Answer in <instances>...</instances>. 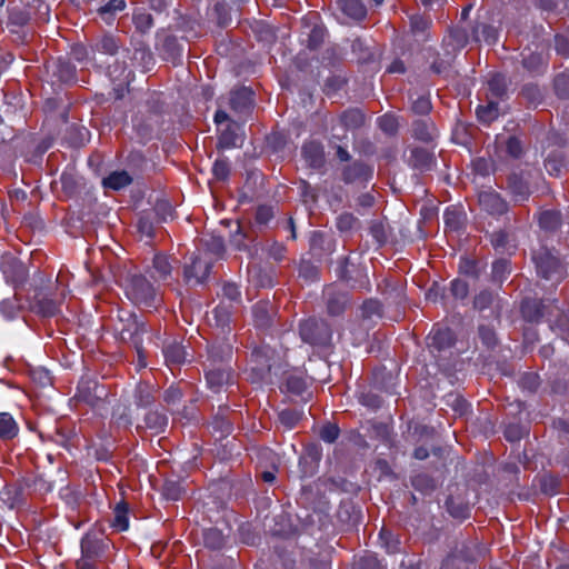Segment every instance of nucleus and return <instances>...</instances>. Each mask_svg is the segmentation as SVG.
Segmentation results:
<instances>
[{
  "mask_svg": "<svg viewBox=\"0 0 569 569\" xmlns=\"http://www.w3.org/2000/svg\"><path fill=\"white\" fill-rule=\"evenodd\" d=\"M116 331L123 342L131 343L136 348L139 366L146 367L141 339V335L146 332L144 323L140 321L136 315L123 312L119 315V323L116 326Z\"/></svg>",
  "mask_w": 569,
  "mask_h": 569,
  "instance_id": "1",
  "label": "nucleus"
},
{
  "mask_svg": "<svg viewBox=\"0 0 569 569\" xmlns=\"http://www.w3.org/2000/svg\"><path fill=\"white\" fill-rule=\"evenodd\" d=\"M126 295L136 305L152 307L157 300L153 286L141 274H131L127 278Z\"/></svg>",
  "mask_w": 569,
  "mask_h": 569,
  "instance_id": "2",
  "label": "nucleus"
},
{
  "mask_svg": "<svg viewBox=\"0 0 569 569\" xmlns=\"http://www.w3.org/2000/svg\"><path fill=\"white\" fill-rule=\"evenodd\" d=\"M299 335L303 342L313 347H326L330 343L332 332L329 325L317 318H309L300 322Z\"/></svg>",
  "mask_w": 569,
  "mask_h": 569,
  "instance_id": "3",
  "label": "nucleus"
},
{
  "mask_svg": "<svg viewBox=\"0 0 569 569\" xmlns=\"http://www.w3.org/2000/svg\"><path fill=\"white\" fill-rule=\"evenodd\" d=\"M538 272L548 280H560L565 277V269L557 257L549 250L542 249L533 256Z\"/></svg>",
  "mask_w": 569,
  "mask_h": 569,
  "instance_id": "4",
  "label": "nucleus"
},
{
  "mask_svg": "<svg viewBox=\"0 0 569 569\" xmlns=\"http://www.w3.org/2000/svg\"><path fill=\"white\" fill-rule=\"evenodd\" d=\"M478 203L482 211L491 216H502L509 209L507 201L495 190L481 191Z\"/></svg>",
  "mask_w": 569,
  "mask_h": 569,
  "instance_id": "5",
  "label": "nucleus"
},
{
  "mask_svg": "<svg viewBox=\"0 0 569 569\" xmlns=\"http://www.w3.org/2000/svg\"><path fill=\"white\" fill-rule=\"evenodd\" d=\"M507 189L516 202H523L531 194L529 173L512 172L507 179Z\"/></svg>",
  "mask_w": 569,
  "mask_h": 569,
  "instance_id": "6",
  "label": "nucleus"
},
{
  "mask_svg": "<svg viewBox=\"0 0 569 569\" xmlns=\"http://www.w3.org/2000/svg\"><path fill=\"white\" fill-rule=\"evenodd\" d=\"M210 269L211 261L194 256L183 269V279L187 283L200 284L208 278Z\"/></svg>",
  "mask_w": 569,
  "mask_h": 569,
  "instance_id": "7",
  "label": "nucleus"
},
{
  "mask_svg": "<svg viewBox=\"0 0 569 569\" xmlns=\"http://www.w3.org/2000/svg\"><path fill=\"white\" fill-rule=\"evenodd\" d=\"M208 387L213 392H220L224 387L234 382V375L230 367L206 369Z\"/></svg>",
  "mask_w": 569,
  "mask_h": 569,
  "instance_id": "8",
  "label": "nucleus"
},
{
  "mask_svg": "<svg viewBox=\"0 0 569 569\" xmlns=\"http://www.w3.org/2000/svg\"><path fill=\"white\" fill-rule=\"evenodd\" d=\"M521 312L525 319L529 321H539L542 318H547L551 321L553 315V309L550 306H546L545 303L528 299L522 302Z\"/></svg>",
  "mask_w": 569,
  "mask_h": 569,
  "instance_id": "9",
  "label": "nucleus"
},
{
  "mask_svg": "<svg viewBox=\"0 0 569 569\" xmlns=\"http://www.w3.org/2000/svg\"><path fill=\"white\" fill-rule=\"evenodd\" d=\"M232 357V348L231 346L223 343V345H217L212 346L208 351V358L204 363V368L209 369L211 368H223V367H230L229 362Z\"/></svg>",
  "mask_w": 569,
  "mask_h": 569,
  "instance_id": "10",
  "label": "nucleus"
},
{
  "mask_svg": "<svg viewBox=\"0 0 569 569\" xmlns=\"http://www.w3.org/2000/svg\"><path fill=\"white\" fill-rule=\"evenodd\" d=\"M252 312L257 327L269 328L277 315V309L272 302L262 300L253 306Z\"/></svg>",
  "mask_w": 569,
  "mask_h": 569,
  "instance_id": "11",
  "label": "nucleus"
},
{
  "mask_svg": "<svg viewBox=\"0 0 569 569\" xmlns=\"http://www.w3.org/2000/svg\"><path fill=\"white\" fill-rule=\"evenodd\" d=\"M325 295L327 297V310L329 315H341L349 303L348 293L345 291H337L333 287H328Z\"/></svg>",
  "mask_w": 569,
  "mask_h": 569,
  "instance_id": "12",
  "label": "nucleus"
},
{
  "mask_svg": "<svg viewBox=\"0 0 569 569\" xmlns=\"http://www.w3.org/2000/svg\"><path fill=\"white\" fill-rule=\"evenodd\" d=\"M302 157L309 167L320 169L325 164V150L323 146L317 141H309L302 147Z\"/></svg>",
  "mask_w": 569,
  "mask_h": 569,
  "instance_id": "13",
  "label": "nucleus"
},
{
  "mask_svg": "<svg viewBox=\"0 0 569 569\" xmlns=\"http://www.w3.org/2000/svg\"><path fill=\"white\" fill-rule=\"evenodd\" d=\"M453 335L450 329L438 328L433 329L431 333L427 337V346L431 350L441 351L446 348H449L453 345Z\"/></svg>",
  "mask_w": 569,
  "mask_h": 569,
  "instance_id": "14",
  "label": "nucleus"
},
{
  "mask_svg": "<svg viewBox=\"0 0 569 569\" xmlns=\"http://www.w3.org/2000/svg\"><path fill=\"white\" fill-rule=\"evenodd\" d=\"M252 92L247 88L234 90L230 93L229 104L237 113L249 112L252 107Z\"/></svg>",
  "mask_w": 569,
  "mask_h": 569,
  "instance_id": "15",
  "label": "nucleus"
},
{
  "mask_svg": "<svg viewBox=\"0 0 569 569\" xmlns=\"http://www.w3.org/2000/svg\"><path fill=\"white\" fill-rule=\"evenodd\" d=\"M372 174L370 167L362 162H353L343 170V180L347 183L368 180Z\"/></svg>",
  "mask_w": 569,
  "mask_h": 569,
  "instance_id": "16",
  "label": "nucleus"
},
{
  "mask_svg": "<svg viewBox=\"0 0 569 569\" xmlns=\"http://www.w3.org/2000/svg\"><path fill=\"white\" fill-rule=\"evenodd\" d=\"M412 134L416 139L430 142L437 137V129L429 119H419L412 123Z\"/></svg>",
  "mask_w": 569,
  "mask_h": 569,
  "instance_id": "17",
  "label": "nucleus"
},
{
  "mask_svg": "<svg viewBox=\"0 0 569 569\" xmlns=\"http://www.w3.org/2000/svg\"><path fill=\"white\" fill-rule=\"evenodd\" d=\"M471 38L476 42L485 41L487 44H495L498 40V30L486 23H477L472 28Z\"/></svg>",
  "mask_w": 569,
  "mask_h": 569,
  "instance_id": "18",
  "label": "nucleus"
},
{
  "mask_svg": "<svg viewBox=\"0 0 569 569\" xmlns=\"http://www.w3.org/2000/svg\"><path fill=\"white\" fill-rule=\"evenodd\" d=\"M338 120L346 130H356L365 124V114L359 109H348L339 116Z\"/></svg>",
  "mask_w": 569,
  "mask_h": 569,
  "instance_id": "19",
  "label": "nucleus"
},
{
  "mask_svg": "<svg viewBox=\"0 0 569 569\" xmlns=\"http://www.w3.org/2000/svg\"><path fill=\"white\" fill-rule=\"evenodd\" d=\"M152 277L157 280L166 281L172 272L173 266L169 257L156 254L152 261Z\"/></svg>",
  "mask_w": 569,
  "mask_h": 569,
  "instance_id": "20",
  "label": "nucleus"
},
{
  "mask_svg": "<svg viewBox=\"0 0 569 569\" xmlns=\"http://www.w3.org/2000/svg\"><path fill=\"white\" fill-rule=\"evenodd\" d=\"M103 549V541L97 533L89 532L81 540V550L87 558L100 555Z\"/></svg>",
  "mask_w": 569,
  "mask_h": 569,
  "instance_id": "21",
  "label": "nucleus"
},
{
  "mask_svg": "<svg viewBox=\"0 0 569 569\" xmlns=\"http://www.w3.org/2000/svg\"><path fill=\"white\" fill-rule=\"evenodd\" d=\"M507 89V78L500 73L492 74L488 80V99H502Z\"/></svg>",
  "mask_w": 569,
  "mask_h": 569,
  "instance_id": "22",
  "label": "nucleus"
},
{
  "mask_svg": "<svg viewBox=\"0 0 569 569\" xmlns=\"http://www.w3.org/2000/svg\"><path fill=\"white\" fill-rule=\"evenodd\" d=\"M337 4L346 16L355 20L366 17L367 10L360 0H337Z\"/></svg>",
  "mask_w": 569,
  "mask_h": 569,
  "instance_id": "23",
  "label": "nucleus"
},
{
  "mask_svg": "<svg viewBox=\"0 0 569 569\" xmlns=\"http://www.w3.org/2000/svg\"><path fill=\"white\" fill-rule=\"evenodd\" d=\"M19 427L12 416L8 412H0V439L11 440L18 436Z\"/></svg>",
  "mask_w": 569,
  "mask_h": 569,
  "instance_id": "24",
  "label": "nucleus"
},
{
  "mask_svg": "<svg viewBox=\"0 0 569 569\" xmlns=\"http://www.w3.org/2000/svg\"><path fill=\"white\" fill-rule=\"evenodd\" d=\"M546 56L542 52H522V64L530 72H540L546 67Z\"/></svg>",
  "mask_w": 569,
  "mask_h": 569,
  "instance_id": "25",
  "label": "nucleus"
},
{
  "mask_svg": "<svg viewBox=\"0 0 569 569\" xmlns=\"http://www.w3.org/2000/svg\"><path fill=\"white\" fill-rule=\"evenodd\" d=\"M131 182H132V178L124 170L113 171L108 177H106L102 181V183L106 188H109L112 190H120V189L129 186Z\"/></svg>",
  "mask_w": 569,
  "mask_h": 569,
  "instance_id": "26",
  "label": "nucleus"
},
{
  "mask_svg": "<svg viewBox=\"0 0 569 569\" xmlns=\"http://www.w3.org/2000/svg\"><path fill=\"white\" fill-rule=\"evenodd\" d=\"M379 540L381 547L387 553H397L400 551V539L397 535L387 528H382L379 532Z\"/></svg>",
  "mask_w": 569,
  "mask_h": 569,
  "instance_id": "27",
  "label": "nucleus"
},
{
  "mask_svg": "<svg viewBox=\"0 0 569 569\" xmlns=\"http://www.w3.org/2000/svg\"><path fill=\"white\" fill-rule=\"evenodd\" d=\"M477 117L483 123H491L499 117V103L493 99H489L486 106L477 108Z\"/></svg>",
  "mask_w": 569,
  "mask_h": 569,
  "instance_id": "28",
  "label": "nucleus"
},
{
  "mask_svg": "<svg viewBox=\"0 0 569 569\" xmlns=\"http://www.w3.org/2000/svg\"><path fill=\"white\" fill-rule=\"evenodd\" d=\"M432 154L426 149L415 148L411 150L410 163L417 169H429L432 164Z\"/></svg>",
  "mask_w": 569,
  "mask_h": 569,
  "instance_id": "29",
  "label": "nucleus"
},
{
  "mask_svg": "<svg viewBox=\"0 0 569 569\" xmlns=\"http://www.w3.org/2000/svg\"><path fill=\"white\" fill-rule=\"evenodd\" d=\"M33 17V11L30 7H13L9 12V20L12 24L16 26H26L28 24Z\"/></svg>",
  "mask_w": 569,
  "mask_h": 569,
  "instance_id": "30",
  "label": "nucleus"
},
{
  "mask_svg": "<svg viewBox=\"0 0 569 569\" xmlns=\"http://www.w3.org/2000/svg\"><path fill=\"white\" fill-rule=\"evenodd\" d=\"M186 493V489L179 481L166 480L162 487V495L168 500L177 501L181 499Z\"/></svg>",
  "mask_w": 569,
  "mask_h": 569,
  "instance_id": "31",
  "label": "nucleus"
},
{
  "mask_svg": "<svg viewBox=\"0 0 569 569\" xmlns=\"http://www.w3.org/2000/svg\"><path fill=\"white\" fill-rule=\"evenodd\" d=\"M144 422L147 428L156 432H161L167 427L168 418L166 415L160 413L159 411H149L146 415Z\"/></svg>",
  "mask_w": 569,
  "mask_h": 569,
  "instance_id": "32",
  "label": "nucleus"
},
{
  "mask_svg": "<svg viewBox=\"0 0 569 569\" xmlns=\"http://www.w3.org/2000/svg\"><path fill=\"white\" fill-rule=\"evenodd\" d=\"M278 418L283 427L287 429H292L301 420L302 412L297 409L286 408L279 412Z\"/></svg>",
  "mask_w": 569,
  "mask_h": 569,
  "instance_id": "33",
  "label": "nucleus"
},
{
  "mask_svg": "<svg viewBox=\"0 0 569 569\" xmlns=\"http://www.w3.org/2000/svg\"><path fill=\"white\" fill-rule=\"evenodd\" d=\"M167 362L172 365H180L186 360V351L181 345L171 343L163 350Z\"/></svg>",
  "mask_w": 569,
  "mask_h": 569,
  "instance_id": "34",
  "label": "nucleus"
},
{
  "mask_svg": "<svg viewBox=\"0 0 569 569\" xmlns=\"http://www.w3.org/2000/svg\"><path fill=\"white\" fill-rule=\"evenodd\" d=\"M560 213L555 210L543 211L539 217V224L547 231H553L560 226Z\"/></svg>",
  "mask_w": 569,
  "mask_h": 569,
  "instance_id": "35",
  "label": "nucleus"
},
{
  "mask_svg": "<svg viewBox=\"0 0 569 569\" xmlns=\"http://www.w3.org/2000/svg\"><path fill=\"white\" fill-rule=\"evenodd\" d=\"M94 50L113 56L119 50V42L113 36L106 34L96 42Z\"/></svg>",
  "mask_w": 569,
  "mask_h": 569,
  "instance_id": "36",
  "label": "nucleus"
},
{
  "mask_svg": "<svg viewBox=\"0 0 569 569\" xmlns=\"http://www.w3.org/2000/svg\"><path fill=\"white\" fill-rule=\"evenodd\" d=\"M512 241L513 239L511 234L502 230L491 234V244L496 250L508 251L509 249L515 248Z\"/></svg>",
  "mask_w": 569,
  "mask_h": 569,
  "instance_id": "37",
  "label": "nucleus"
},
{
  "mask_svg": "<svg viewBox=\"0 0 569 569\" xmlns=\"http://www.w3.org/2000/svg\"><path fill=\"white\" fill-rule=\"evenodd\" d=\"M136 401L138 406L147 407L154 401V390L147 383H139L136 389Z\"/></svg>",
  "mask_w": 569,
  "mask_h": 569,
  "instance_id": "38",
  "label": "nucleus"
},
{
  "mask_svg": "<svg viewBox=\"0 0 569 569\" xmlns=\"http://www.w3.org/2000/svg\"><path fill=\"white\" fill-rule=\"evenodd\" d=\"M112 527L118 531H124L129 527L128 508L126 503H119L114 508V518Z\"/></svg>",
  "mask_w": 569,
  "mask_h": 569,
  "instance_id": "39",
  "label": "nucleus"
},
{
  "mask_svg": "<svg viewBox=\"0 0 569 569\" xmlns=\"http://www.w3.org/2000/svg\"><path fill=\"white\" fill-rule=\"evenodd\" d=\"M124 7V0H109L106 4L99 7L97 11L102 19L109 20L118 11H122Z\"/></svg>",
  "mask_w": 569,
  "mask_h": 569,
  "instance_id": "40",
  "label": "nucleus"
},
{
  "mask_svg": "<svg viewBox=\"0 0 569 569\" xmlns=\"http://www.w3.org/2000/svg\"><path fill=\"white\" fill-rule=\"evenodd\" d=\"M359 224L358 219L349 212H343L337 218L336 226L340 232H349Z\"/></svg>",
  "mask_w": 569,
  "mask_h": 569,
  "instance_id": "41",
  "label": "nucleus"
},
{
  "mask_svg": "<svg viewBox=\"0 0 569 569\" xmlns=\"http://www.w3.org/2000/svg\"><path fill=\"white\" fill-rule=\"evenodd\" d=\"M234 123L228 124L227 128L220 133L219 147L230 148L237 146L238 136L234 133Z\"/></svg>",
  "mask_w": 569,
  "mask_h": 569,
  "instance_id": "42",
  "label": "nucleus"
},
{
  "mask_svg": "<svg viewBox=\"0 0 569 569\" xmlns=\"http://www.w3.org/2000/svg\"><path fill=\"white\" fill-rule=\"evenodd\" d=\"M556 93L563 99H569V74L560 73L555 79Z\"/></svg>",
  "mask_w": 569,
  "mask_h": 569,
  "instance_id": "43",
  "label": "nucleus"
},
{
  "mask_svg": "<svg viewBox=\"0 0 569 569\" xmlns=\"http://www.w3.org/2000/svg\"><path fill=\"white\" fill-rule=\"evenodd\" d=\"M204 545L211 549H220L223 546V537L217 529H209L204 532Z\"/></svg>",
  "mask_w": 569,
  "mask_h": 569,
  "instance_id": "44",
  "label": "nucleus"
},
{
  "mask_svg": "<svg viewBox=\"0 0 569 569\" xmlns=\"http://www.w3.org/2000/svg\"><path fill=\"white\" fill-rule=\"evenodd\" d=\"M521 96L530 103H538L542 98L540 88L533 83L523 86Z\"/></svg>",
  "mask_w": 569,
  "mask_h": 569,
  "instance_id": "45",
  "label": "nucleus"
},
{
  "mask_svg": "<svg viewBox=\"0 0 569 569\" xmlns=\"http://www.w3.org/2000/svg\"><path fill=\"white\" fill-rule=\"evenodd\" d=\"M471 563L460 556H449L441 566V569H470Z\"/></svg>",
  "mask_w": 569,
  "mask_h": 569,
  "instance_id": "46",
  "label": "nucleus"
},
{
  "mask_svg": "<svg viewBox=\"0 0 569 569\" xmlns=\"http://www.w3.org/2000/svg\"><path fill=\"white\" fill-rule=\"evenodd\" d=\"M410 26L413 34L423 36L430 26V20L421 16H412Z\"/></svg>",
  "mask_w": 569,
  "mask_h": 569,
  "instance_id": "47",
  "label": "nucleus"
},
{
  "mask_svg": "<svg viewBox=\"0 0 569 569\" xmlns=\"http://www.w3.org/2000/svg\"><path fill=\"white\" fill-rule=\"evenodd\" d=\"M412 486L417 490L429 492L436 488V482L426 475H418L412 479Z\"/></svg>",
  "mask_w": 569,
  "mask_h": 569,
  "instance_id": "48",
  "label": "nucleus"
},
{
  "mask_svg": "<svg viewBox=\"0 0 569 569\" xmlns=\"http://www.w3.org/2000/svg\"><path fill=\"white\" fill-rule=\"evenodd\" d=\"M39 312L44 317H52L58 313L59 305L49 298H43L38 302Z\"/></svg>",
  "mask_w": 569,
  "mask_h": 569,
  "instance_id": "49",
  "label": "nucleus"
},
{
  "mask_svg": "<svg viewBox=\"0 0 569 569\" xmlns=\"http://www.w3.org/2000/svg\"><path fill=\"white\" fill-rule=\"evenodd\" d=\"M379 128L388 134H395L398 130V120L392 114H385L379 118Z\"/></svg>",
  "mask_w": 569,
  "mask_h": 569,
  "instance_id": "50",
  "label": "nucleus"
},
{
  "mask_svg": "<svg viewBox=\"0 0 569 569\" xmlns=\"http://www.w3.org/2000/svg\"><path fill=\"white\" fill-rule=\"evenodd\" d=\"M133 22L140 32H147L153 24V19L150 13H137L133 16Z\"/></svg>",
  "mask_w": 569,
  "mask_h": 569,
  "instance_id": "51",
  "label": "nucleus"
},
{
  "mask_svg": "<svg viewBox=\"0 0 569 569\" xmlns=\"http://www.w3.org/2000/svg\"><path fill=\"white\" fill-rule=\"evenodd\" d=\"M286 386L288 391L293 395H301L307 388L306 381L297 376H289Z\"/></svg>",
  "mask_w": 569,
  "mask_h": 569,
  "instance_id": "52",
  "label": "nucleus"
},
{
  "mask_svg": "<svg viewBox=\"0 0 569 569\" xmlns=\"http://www.w3.org/2000/svg\"><path fill=\"white\" fill-rule=\"evenodd\" d=\"M213 176L218 180H226L230 172V166L227 159H218L212 167Z\"/></svg>",
  "mask_w": 569,
  "mask_h": 569,
  "instance_id": "53",
  "label": "nucleus"
},
{
  "mask_svg": "<svg viewBox=\"0 0 569 569\" xmlns=\"http://www.w3.org/2000/svg\"><path fill=\"white\" fill-rule=\"evenodd\" d=\"M450 38L458 48L465 47L469 42V34L462 27H457L451 30Z\"/></svg>",
  "mask_w": 569,
  "mask_h": 569,
  "instance_id": "54",
  "label": "nucleus"
},
{
  "mask_svg": "<svg viewBox=\"0 0 569 569\" xmlns=\"http://www.w3.org/2000/svg\"><path fill=\"white\" fill-rule=\"evenodd\" d=\"M339 436V428L336 425L327 423L321 428L320 437L326 442H335Z\"/></svg>",
  "mask_w": 569,
  "mask_h": 569,
  "instance_id": "55",
  "label": "nucleus"
},
{
  "mask_svg": "<svg viewBox=\"0 0 569 569\" xmlns=\"http://www.w3.org/2000/svg\"><path fill=\"white\" fill-rule=\"evenodd\" d=\"M356 569H383L379 560L373 556L361 557L356 563Z\"/></svg>",
  "mask_w": 569,
  "mask_h": 569,
  "instance_id": "56",
  "label": "nucleus"
},
{
  "mask_svg": "<svg viewBox=\"0 0 569 569\" xmlns=\"http://www.w3.org/2000/svg\"><path fill=\"white\" fill-rule=\"evenodd\" d=\"M362 315L366 318H371L372 316L381 315V305L377 300H367L362 305Z\"/></svg>",
  "mask_w": 569,
  "mask_h": 569,
  "instance_id": "57",
  "label": "nucleus"
},
{
  "mask_svg": "<svg viewBox=\"0 0 569 569\" xmlns=\"http://www.w3.org/2000/svg\"><path fill=\"white\" fill-rule=\"evenodd\" d=\"M451 293L458 299H463L468 296V284L466 281L456 279L451 282Z\"/></svg>",
  "mask_w": 569,
  "mask_h": 569,
  "instance_id": "58",
  "label": "nucleus"
},
{
  "mask_svg": "<svg viewBox=\"0 0 569 569\" xmlns=\"http://www.w3.org/2000/svg\"><path fill=\"white\" fill-rule=\"evenodd\" d=\"M430 109H431L430 100L427 97H425V96L418 97L412 102V110L416 113L426 114V113H428L430 111Z\"/></svg>",
  "mask_w": 569,
  "mask_h": 569,
  "instance_id": "59",
  "label": "nucleus"
},
{
  "mask_svg": "<svg viewBox=\"0 0 569 569\" xmlns=\"http://www.w3.org/2000/svg\"><path fill=\"white\" fill-rule=\"evenodd\" d=\"M479 335H480L482 342L487 347H493L496 345V333L491 328H489L487 326H480Z\"/></svg>",
  "mask_w": 569,
  "mask_h": 569,
  "instance_id": "60",
  "label": "nucleus"
},
{
  "mask_svg": "<svg viewBox=\"0 0 569 569\" xmlns=\"http://www.w3.org/2000/svg\"><path fill=\"white\" fill-rule=\"evenodd\" d=\"M493 300V296L488 292V291H483V292H480L476 298H475V307L479 310H483L486 308H488L491 302Z\"/></svg>",
  "mask_w": 569,
  "mask_h": 569,
  "instance_id": "61",
  "label": "nucleus"
},
{
  "mask_svg": "<svg viewBox=\"0 0 569 569\" xmlns=\"http://www.w3.org/2000/svg\"><path fill=\"white\" fill-rule=\"evenodd\" d=\"M509 262L505 259L498 260L493 263L492 276L496 280L501 281L505 273L508 271Z\"/></svg>",
  "mask_w": 569,
  "mask_h": 569,
  "instance_id": "62",
  "label": "nucleus"
},
{
  "mask_svg": "<svg viewBox=\"0 0 569 569\" xmlns=\"http://www.w3.org/2000/svg\"><path fill=\"white\" fill-rule=\"evenodd\" d=\"M506 149H507L508 154H510L513 158H519L520 154L522 153L521 143L515 137H510L508 139L507 144H506Z\"/></svg>",
  "mask_w": 569,
  "mask_h": 569,
  "instance_id": "63",
  "label": "nucleus"
},
{
  "mask_svg": "<svg viewBox=\"0 0 569 569\" xmlns=\"http://www.w3.org/2000/svg\"><path fill=\"white\" fill-rule=\"evenodd\" d=\"M207 247L209 251L218 257H220L224 251V244L221 238L212 237L207 241Z\"/></svg>",
  "mask_w": 569,
  "mask_h": 569,
  "instance_id": "64",
  "label": "nucleus"
}]
</instances>
